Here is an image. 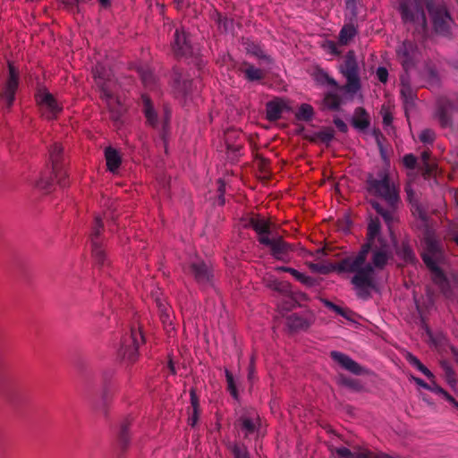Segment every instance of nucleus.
<instances>
[{"mask_svg":"<svg viewBox=\"0 0 458 458\" xmlns=\"http://www.w3.org/2000/svg\"><path fill=\"white\" fill-rule=\"evenodd\" d=\"M371 262H368V255H364V260L358 265L356 270L352 271L354 276L351 283L356 291V295L361 300L371 298V291H377V284L375 278L376 270H383L392 258V250L389 242L384 237H378L377 242H373Z\"/></svg>","mask_w":458,"mask_h":458,"instance_id":"f257e3e1","label":"nucleus"},{"mask_svg":"<svg viewBox=\"0 0 458 458\" xmlns=\"http://www.w3.org/2000/svg\"><path fill=\"white\" fill-rule=\"evenodd\" d=\"M105 102L108 106L111 120L114 122V126L119 128L123 124V111L119 100L114 99L113 97V99H111L109 102Z\"/></svg>","mask_w":458,"mask_h":458,"instance_id":"e433bc0d","label":"nucleus"},{"mask_svg":"<svg viewBox=\"0 0 458 458\" xmlns=\"http://www.w3.org/2000/svg\"><path fill=\"white\" fill-rule=\"evenodd\" d=\"M190 395H191V404L192 407V411H200L199 401V397L196 394L195 388H191L190 390Z\"/></svg>","mask_w":458,"mask_h":458,"instance_id":"e2e57ef3","label":"nucleus"},{"mask_svg":"<svg viewBox=\"0 0 458 458\" xmlns=\"http://www.w3.org/2000/svg\"><path fill=\"white\" fill-rule=\"evenodd\" d=\"M226 447L230 451L233 458H251L247 446L243 443L229 442Z\"/></svg>","mask_w":458,"mask_h":458,"instance_id":"58836bf2","label":"nucleus"},{"mask_svg":"<svg viewBox=\"0 0 458 458\" xmlns=\"http://www.w3.org/2000/svg\"><path fill=\"white\" fill-rule=\"evenodd\" d=\"M103 229L104 224L102 218L99 216H96L91 225L89 241L91 244L92 257L96 264L100 267H104L106 264H108V260L101 239V233Z\"/></svg>","mask_w":458,"mask_h":458,"instance_id":"6e6552de","label":"nucleus"},{"mask_svg":"<svg viewBox=\"0 0 458 458\" xmlns=\"http://www.w3.org/2000/svg\"><path fill=\"white\" fill-rule=\"evenodd\" d=\"M284 111L289 112L291 107L280 98H276L266 104L267 119L270 122L279 120Z\"/></svg>","mask_w":458,"mask_h":458,"instance_id":"cd10ccee","label":"nucleus"},{"mask_svg":"<svg viewBox=\"0 0 458 458\" xmlns=\"http://www.w3.org/2000/svg\"><path fill=\"white\" fill-rule=\"evenodd\" d=\"M381 233V223L378 217H369V222L367 229L366 242L360 246V250L357 254L353 255L355 258H360L361 263L364 260V255L369 253L373 242H377L378 237H382Z\"/></svg>","mask_w":458,"mask_h":458,"instance_id":"4468645a","label":"nucleus"},{"mask_svg":"<svg viewBox=\"0 0 458 458\" xmlns=\"http://www.w3.org/2000/svg\"><path fill=\"white\" fill-rule=\"evenodd\" d=\"M350 123L354 129L365 132L370 126V116L365 108L359 106L355 108Z\"/></svg>","mask_w":458,"mask_h":458,"instance_id":"c85d7f7f","label":"nucleus"},{"mask_svg":"<svg viewBox=\"0 0 458 458\" xmlns=\"http://www.w3.org/2000/svg\"><path fill=\"white\" fill-rule=\"evenodd\" d=\"M244 75L246 80L249 81H259L264 78V73L262 71L254 67L253 65H250L247 69L244 70Z\"/></svg>","mask_w":458,"mask_h":458,"instance_id":"09e8293b","label":"nucleus"},{"mask_svg":"<svg viewBox=\"0 0 458 458\" xmlns=\"http://www.w3.org/2000/svg\"><path fill=\"white\" fill-rule=\"evenodd\" d=\"M421 159H422V162H423L424 173L427 174H430L432 170H433L432 165L429 164L430 152L429 151H423L421 153Z\"/></svg>","mask_w":458,"mask_h":458,"instance_id":"13d9d810","label":"nucleus"},{"mask_svg":"<svg viewBox=\"0 0 458 458\" xmlns=\"http://www.w3.org/2000/svg\"><path fill=\"white\" fill-rule=\"evenodd\" d=\"M330 358L339 366H341L342 369L352 373L353 375L361 376L370 374L369 369L362 367L351 357L343 352L332 351L330 352Z\"/></svg>","mask_w":458,"mask_h":458,"instance_id":"f3484780","label":"nucleus"},{"mask_svg":"<svg viewBox=\"0 0 458 458\" xmlns=\"http://www.w3.org/2000/svg\"><path fill=\"white\" fill-rule=\"evenodd\" d=\"M144 343V335L140 329L131 328L129 335H125L121 341L117 355L121 360L130 364L134 363L138 357V349L140 344Z\"/></svg>","mask_w":458,"mask_h":458,"instance_id":"423d86ee","label":"nucleus"},{"mask_svg":"<svg viewBox=\"0 0 458 458\" xmlns=\"http://www.w3.org/2000/svg\"><path fill=\"white\" fill-rule=\"evenodd\" d=\"M412 207L414 208V213L417 214L418 217L421 221L427 222L428 216L427 212L424 210V208L419 203H416L415 205L412 204Z\"/></svg>","mask_w":458,"mask_h":458,"instance_id":"0e129e2a","label":"nucleus"},{"mask_svg":"<svg viewBox=\"0 0 458 458\" xmlns=\"http://www.w3.org/2000/svg\"><path fill=\"white\" fill-rule=\"evenodd\" d=\"M49 158L51 161V171L45 173L34 182V186L39 190L50 192L54 186V181L56 180L60 187H66L67 172L65 170L66 158L63 146L55 142L49 148Z\"/></svg>","mask_w":458,"mask_h":458,"instance_id":"7ed1b4c3","label":"nucleus"},{"mask_svg":"<svg viewBox=\"0 0 458 458\" xmlns=\"http://www.w3.org/2000/svg\"><path fill=\"white\" fill-rule=\"evenodd\" d=\"M327 108L333 111L341 110L342 98L335 93L328 92L324 98Z\"/></svg>","mask_w":458,"mask_h":458,"instance_id":"c03bdc74","label":"nucleus"},{"mask_svg":"<svg viewBox=\"0 0 458 458\" xmlns=\"http://www.w3.org/2000/svg\"><path fill=\"white\" fill-rule=\"evenodd\" d=\"M365 184L366 190L369 194L378 197L385 201L386 207L376 199H370L369 204L382 216L385 223L390 226L396 219V212L399 208L401 199L399 190L391 182L389 173L386 169L383 168L377 171V177L372 174H368Z\"/></svg>","mask_w":458,"mask_h":458,"instance_id":"f03ea898","label":"nucleus"},{"mask_svg":"<svg viewBox=\"0 0 458 458\" xmlns=\"http://www.w3.org/2000/svg\"><path fill=\"white\" fill-rule=\"evenodd\" d=\"M458 93L452 97H440L437 101L436 117L444 128L453 125V112H458Z\"/></svg>","mask_w":458,"mask_h":458,"instance_id":"1a4fd4ad","label":"nucleus"},{"mask_svg":"<svg viewBox=\"0 0 458 458\" xmlns=\"http://www.w3.org/2000/svg\"><path fill=\"white\" fill-rule=\"evenodd\" d=\"M225 377H226V382H227V388H228L230 394H232V396L234 399H237L238 392H237V388H236V386L234 383L233 376L228 369H225Z\"/></svg>","mask_w":458,"mask_h":458,"instance_id":"864d4df0","label":"nucleus"},{"mask_svg":"<svg viewBox=\"0 0 458 458\" xmlns=\"http://www.w3.org/2000/svg\"><path fill=\"white\" fill-rule=\"evenodd\" d=\"M143 107L142 111L146 117L147 123L153 128L159 131L160 123L158 121L157 114L153 106L150 98L145 95L142 96Z\"/></svg>","mask_w":458,"mask_h":458,"instance_id":"473e14b6","label":"nucleus"},{"mask_svg":"<svg viewBox=\"0 0 458 458\" xmlns=\"http://www.w3.org/2000/svg\"><path fill=\"white\" fill-rule=\"evenodd\" d=\"M441 368L444 371V377H445L446 383L448 384V386L450 387H452L454 389L457 384V379L455 377L456 375H455L454 370L453 369V368L450 366V364L446 360L441 361Z\"/></svg>","mask_w":458,"mask_h":458,"instance_id":"37998d69","label":"nucleus"},{"mask_svg":"<svg viewBox=\"0 0 458 458\" xmlns=\"http://www.w3.org/2000/svg\"><path fill=\"white\" fill-rule=\"evenodd\" d=\"M314 78L319 84H328L332 88L337 89L338 83L331 78L323 69L317 67L314 72Z\"/></svg>","mask_w":458,"mask_h":458,"instance_id":"79ce46f5","label":"nucleus"},{"mask_svg":"<svg viewBox=\"0 0 458 458\" xmlns=\"http://www.w3.org/2000/svg\"><path fill=\"white\" fill-rule=\"evenodd\" d=\"M426 250L428 254L438 256L441 253V248L439 242L433 238H428L426 240Z\"/></svg>","mask_w":458,"mask_h":458,"instance_id":"603ef678","label":"nucleus"},{"mask_svg":"<svg viewBox=\"0 0 458 458\" xmlns=\"http://www.w3.org/2000/svg\"><path fill=\"white\" fill-rule=\"evenodd\" d=\"M170 119L171 111L168 107L165 106L163 121L159 126V135L164 142L166 141V137L170 130Z\"/></svg>","mask_w":458,"mask_h":458,"instance_id":"a18cd8bd","label":"nucleus"},{"mask_svg":"<svg viewBox=\"0 0 458 458\" xmlns=\"http://www.w3.org/2000/svg\"><path fill=\"white\" fill-rule=\"evenodd\" d=\"M357 20H351L350 23L344 24L339 33V40L341 44L347 45L358 33L355 22Z\"/></svg>","mask_w":458,"mask_h":458,"instance_id":"c9c22d12","label":"nucleus"},{"mask_svg":"<svg viewBox=\"0 0 458 458\" xmlns=\"http://www.w3.org/2000/svg\"><path fill=\"white\" fill-rule=\"evenodd\" d=\"M130 426L131 420L129 418H125L119 426V429L116 434V449L119 457L126 452L130 445Z\"/></svg>","mask_w":458,"mask_h":458,"instance_id":"b1692460","label":"nucleus"},{"mask_svg":"<svg viewBox=\"0 0 458 458\" xmlns=\"http://www.w3.org/2000/svg\"><path fill=\"white\" fill-rule=\"evenodd\" d=\"M377 77L378 81L382 83H386L388 78V71L385 67H378L377 70Z\"/></svg>","mask_w":458,"mask_h":458,"instance_id":"338daca9","label":"nucleus"},{"mask_svg":"<svg viewBox=\"0 0 458 458\" xmlns=\"http://www.w3.org/2000/svg\"><path fill=\"white\" fill-rule=\"evenodd\" d=\"M334 124L336 126L339 131L343 133H346L348 131L347 124L339 117L335 116L333 120Z\"/></svg>","mask_w":458,"mask_h":458,"instance_id":"774afa93","label":"nucleus"},{"mask_svg":"<svg viewBox=\"0 0 458 458\" xmlns=\"http://www.w3.org/2000/svg\"><path fill=\"white\" fill-rule=\"evenodd\" d=\"M289 273L294 276V278L302 283L303 284L307 285V286H313L316 284V280L311 277V276H306L305 274L303 273H301L299 272L298 270L294 269V268H292V270H289Z\"/></svg>","mask_w":458,"mask_h":458,"instance_id":"3c124183","label":"nucleus"},{"mask_svg":"<svg viewBox=\"0 0 458 458\" xmlns=\"http://www.w3.org/2000/svg\"><path fill=\"white\" fill-rule=\"evenodd\" d=\"M403 165L409 169H414L417 165V157L412 154H407L403 158Z\"/></svg>","mask_w":458,"mask_h":458,"instance_id":"680f3d73","label":"nucleus"},{"mask_svg":"<svg viewBox=\"0 0 458 458\" xmlns=\"http://www.w3.org/2000/svg\"><path fill=\"white\" fill-rule=\"evenodd\" d=\"M171 47L176 57H189L192 55V46L189 34L182 26L175 27Z\"/></svg>","mask_w":458,"mask_h":458,"instance_id":"ddd939ff","label":"nucleus"},{"mask_svg":"<svg viewBox=\"0 0 458 458\" xmlns=\"http://www.w3.org/2000/svg\"><path fill=\"white\" fill-rule=\"evenodd\" d=\"M360 261H361L360 258H355L353 255H350L344 258L337 263H331L328 265L313 264L311 267L314 271L322 275H327L331 272H336L337 274L352 273V271L356 270Z\"/></svg>","mask_w":458,"mask_h":458,"instance_id":"9b49d317","label":"nucleus"},{"mask_svg":"<svg viewBox=\"0 0 458 458\" xmlns=\"http://www.w3.org/2000/svg\"><path fill=\"white\" fill-rule=\"evenodd\" d=\"M234 426L244 433V438H248L259 430V417L254 413H244L236 420Z\"/></svg>","mask_w":458,"mask_h":458,"instance_id":"5701e85b","label":"nucleus"},{"mask_svg":"<svg viewBox=\"0 0 458 458\" xmlns=\"http://www.w3.org/2000/svg\"><path fill=\"white\" fill-rule=\"evenodd\" d=\"M243 221L244 228H252L257 233L259 243L262 238H270L276 233L272 231L270 223L259 216L247 217Z\"/></svg>","mask_w":458,"mask_h":458,"instance_id":"aec40b11","label":"nucleus"},{"mask_svg":"<svg viewBox=\"0 0 458 458\" xmlns=\"http://www.w3.org/2000/svg\"><path fill=\"white\" fill-rule=\"evenodd\" d=\"M260 244L269 248L270 255L274 259L283 262H288L290 252L294 250L293 245L286 242L284 238L276 233L270 238H262Z\"/></svg>","mask_w":458,"mask_h":458,"instance_id":"9d476101","label":"nucleus"},{"mask_svg":"<svg viewBox=\"0 0 458 458\" xmlns=\"http://www.w3.org/2000/svg\"><path fill=\"white\" fill-rule=\"evenodd\" d=\"M216 23L219 28L224 32H228L233 30V20L229 19L226 16H224L220 13H216Z\"/></svg>","mask_w":458,"mask_h":458,"instance_id":"de8ad7c7","label":"nucleus"},{"mask_svg":"<svg viewBox=\"0 0 458 458\" xmlns=\"http://www.w3.org/2000/svg\"><path fill=\"white\" fill-rule=\"evenodd\" d=\"M346 8L351 12V20H357L358 7L356 0H344Z\"/></svg>","mask_w":458,"mask_h":458,"instance_id":"052dcab7","label":"nucleus"},{"mask_svg":"<svg viewBox=\"0 0 458 458\" xmlns=\"http://www.w3.org/2000/svg\"><path fill=\"white\" fill-rule=\"evenodd\" d=\"M340 69L347 81L344 86V90L347 93H357L360 90L361 84L359 75L358 63L352 50L347 52Z\"/></svg>","mask_w":458,"mask_h":458,"instance_id":"0eeeda50","label":"nucleus"},{"mask_svg":"<svg viewBox=\"0 0 458 458\" xmlns=\"http://www.w3.org/2000/svg\"><path fill=\"white\" fill-rule=\"evenodd\" d=\"M429 380L431 381V384H429L430 388H428L427 390L441 394L443 395L444 398H445L448 395V393L436 383L435 378H431Z\"/></svg>","mask_w":458,"mask_h":458,"instance_id":"bf43d9fd","label":"nucleus"},{"mask_svg":"<svg viewBox=\"0 0 458 458\" xmlns=\"http://www.w3.org/2000/svg\"><path fill=\"white\" fill-rule=\"evenodd\" d=\"M315 114L314 108L310 105L303 103L299 106L298 111L295 113V118L301 122H310Z\"/></svg>","mask_w":458,"mask_h":458,"instance_id":"ea45409f","label":"nucleus"},{"mask_svg":"<svg viewBox=\"0 0 458 458\" xmlns=\"http://www.w3.org/2000/svg\"><path fill=\"white\" fill-rule=\"evenodd\" d=\"M336 383L338 386L346 387L356 393L366 392V387L361 380L348 377L343 373L337 375Z\"/></svg>","mask_w":458,"mask_h":458,"instance_id":"2f4dec72","label":"nucleus"},{"mask_svg":"<svg viewBox=\"0 0 458 458\" xmlns=\"http://www.w3.org/2000/svg\"><path fill=\"white\" fill-rule=\"evenodd\" d=\"M401 96L405 106H413L416 93L411 86L408 72L401 75Z\"/></svg>","mask_w":458,"mask_h":458,"instance_id":"7c9ffc66","label":"nucleus"},{"mask_svg":"<svg viewBox=\"0 0 458 458\" xmlns=\"http://www.w3.org/2000/svg\"><path fill=\"white\" fill-rule=\"evenodd\" d=\"M396 254L406 263L413 264L417 261L415 253L407 242H403L401 246L396 248Z\"/></svg>","mask_w":458,"mask_h":458,"instance_id":"4c0bfd02","label":"nucleus"},{"mask_svg":"<svg viewBox=\"0 0 458 458\" xmlns=\"http://www.w3.org/2000/svg\"><path fill=\"white\" fill-rule=\"evenodd\" d=\"M105 157L107 169L114 174L116 173L122 164L120 153L115 148L107 147L105 149Z\"/></svg>","mask_w":458,"mask_h":458,"instance_id":"72a5a7b5","label":"nucleus"},{"mask_svg":"<svg viewBox=\"0 0 458 458\" xmlns=\"http://www.w3.org/2000/svg\"><path fill=\"white\" fill-rule=\"evenodd\" d=\"M9 75L3 91L0 93V98L4 100L6 107L11 108L15 99V94L19 86V72L12 64H9Z\"/></svg>","mask_w":458,"mask_h":458,"instance_id":"dca6fc26","label":"nucleus"},{"mask_svg":"<svg viewBox=\"0 0 458 458\" xmlns=\"http://www.w3.org/2000/svg\"><path fill=\"white\" fill-rule=\"evenodd\" d=\"M418 47L411 40H404L397 49V55L405 72L415 65V55Z\"/></svg>","mask_w":458,"mask_h":458,"instance_id":"412c9836","label":"nucleus"},{"mask_svg":"<svg viewBox=\"0 0 458 458\" xmlns=\"http://www.w3.org/2000/svg\"><path fill=\"white\" fill-rule=\"evenodd\" d=\"M0 398L10 405L16 403L15 388L0 359Z\"/></svg>","mask_w":458,"mask_h":458,"instance_id":"6ab92c4d","label":"nucleus"},{"mask_svg":"<svg viewBox=\"0 0 458 458\" xmlns=\"http://www.w3.org/2000/svg\"><path fill=\"white\" fill-rule=\"evenodd\" d=\"M432 30L438 36L451 38L455 27L454 20L445 0H422Z\"/></svg>","mask_w":458,"mask_h":458,"instance_id":"39448f33","label":"nucleus"},{"mask_svg":"<svg viewBox=\"0 0 458 458\" xmlns=\"http://www.w3.org/2000/svg\"><path fill=\"white\" fill-rule=\"evenodd\" d=\"M136 72L146 88L153 89L156 87V76L149 67L138 65L136 66Z\"/></svg>","mask_w":458,"mask_h":458,"instance_id":"f704fd0d","label":"nucleus"},{"mask_svg":"<svg viewBox=\"0 0 458 458\" xmlns=\"http://www.w3.org/2000/svg\"><path fill=\"white\" fill-rule=\"evenodd\" d=\"M92 74L101 99L109 102L113 99V92L110 88V71L103 64L97 63L92 68Z\"/></svg>","mask_w":458,"mask_h":458,"instance_id":"f8f14e48","label":"nucleus"},{"mask_svg":"<svg viewBox=\"0 0 458 458\" xmlns=\"http://www.w3.org/2000/svg\"><path fill=\"white\" fill-rule=\"evenodd\" d=\"M304 139L312 143L321 142L329 147L335 139V130L332 127H324L321 131H316L311 135H305Z\"/></svg>","mask_w":458,"mask_h":458,"instance_id":"c756f323","label":"nucleus"},{"mask_svg":"<svg viewBox=\"0 0 458 458\" xmlns=\"http://www.w3.org/2000/svg\"><path fill=\"white\" fill-rule=\"evenodd\" d=\"M189 270L195 281L201 286L212 285L213 273L203 260L195 259L190 263Z\"/></svg>","mask_w":458,"mask_h":458,"instance_id":"2eb2a0df","label":"nucleus"},{"mask_svg":"<svg viewBox=\"0 0 458 458\" xmlns=\"http://www.w3.org/2000/svg\"><path fill=\"white\" fill-rule=\"evenodd\" d=\"M171 83L180 94L187 97L192 90L193 81L184 78L182 71L174 67L171 74Z\"/></svg>","mask_w":458,"mask_h":458,"instance_id":"393cba45","label":"nucleus"},{"mask_svg":"<svg viewBox=\"0 0 458 458\" xmlns=\"http://www.w3.org/2000/svg\"><path fill=\"white\" fill-rule=\"evenodd\" d=\"M291 284L287 282H279L275 280V291L289 295L292 293Z\"/></svg>","mask_w":458,"mask_h":458,"instance_id":"4d7b16f0","label":"nucleus"},{"mask_svg":"<svg viewBox=\"0 0 458 458\" xmlns=\"http://www.w3.org/2000/svg\"><path fill=\"white\" fill-rule=\"evenodd\" d=\"M422 0H398L397 10L404 25H412V34L419 40L427 38L428 32V21L423 8Z\"/></svg>","mask_w":458,"mask_h":458,"instance_id":"20e7f679","label":"nucleus"},{"mask_svg":"<svg viewBox=\"0 0 458 458\" xmlns=\"http://www.w3.org/2000/svg\"><path fill=\"white\" fill-rule=\"evenodd\" d=\"M436 258H437V256H434V255H431L428 253L422 254V259H423L424 263L427 265V267L432 272L435 273L436 282L439 284V286L445 292V287L448 286V280H447L445 275L444 274V272L437 266Z\"/></svg>","mask_w":458,"mask_h":458,"instance_id":"bb28decb","label":"nucleus"},{"mask_svg":"<svg viewBox=\"0 0 458 458\" xmlns=\"http://www.w3.org/2000/svg\"><path fill=\"white\" fill-rule=\"evenodd\" d=\"M335 313L342 316L343 318L349 321H353V316L355 315V313L352 310L349 309H344L341 306H339V311H336Z\"/></svg>","mask_w":458,"mask_h":458,"instance_id":"69168bd1","label":"nucleus"},{"mask_svg":"<svg viewBox=\"0 0 458 458\" xmlns=\"http://www.w3.org/2000/svg\"><path fill=\"white\" fill-rule=\"evenodd\" d=\"M419 138L425 144H432L435 140V132L430 129H425L420 132Z\"/></svg>","mask_w":458,"mask_h":458,"instance_id":"6e6d98bb","label":"nucleus"},{"mask_svg":"<svg viewBox=\"0 0 458 458\" xmlns=\"http://www.w3.org/2000/svg\"><path fill=\"white\" fill-rule=\"evenodd\" d=\"M157 305L159 312V318L161 322L164 324V326H171L172 325V319L170 317V313L168 311V308L165 304L161 302V301H157Z\"/></svg>","mask_w":458,"mask_h":458,"instance_id":"8fccbe9b","label":"nucleus"},{"mask_svg":"<svg viewBox=\"0 0 458 458\" xmlns=\"http://www.w3.org/2000/svg\"><path fill=\"white\" fill-rule=\"evenodd\" d=\"M114 374L115 369L114 368H106L102 371V380L104 385L103 401L105 403L107 398L108 387Z\"/></svg>","mask_w":458,"mask_h":458,"instance_id":"49530a36","label":"nucleus"},{"mask_svg":"<svg viewBox=\"0 0 458 458\" xmlns=\"http://www.w3.org/2000/svg\"><path fill=\"white\" fill-rule=\"evenodd\" d=\"M436 258H437V256H434V255H431L428 253L422 254V259H423L424 263L427 265V267L432 272L435 273L436 282L439 284V286L445 292V287L448 286V280H447L445 275L444 274V272L437 266Z\"/></svg>","mask_w":458,"mask_h":458,"instance_id":"a878e982","label":"nucleus"},{"mask_svg":"<svg viewBox=\"0 0 458 458\" xmlns=\"http://www.w3.org/2000/svg\"><path fill=\"white\" fill-rule=\"evenodd\" d=\"M287 325L292 331L307 330L315 321V316L310 310L302 313H293L287 318Z\"/></svg>","mask_w":458,"mask_h":458,"instance_id":"4be33fe9","label":"nucleus"},{"mask_svg":"<svg viewBox=\"0 0 458 458\" xmlns=\"http://www.w3.org/2000/svg\"><path fill=\"white\" fill-rule=\"evenodd\" d=\"M297 306H299L298 299L293 295V293L289 295H286V299L282 303V309L287 311L292 310Z\"/></svg>","mask_w":458,"mask_h":458,"instance_id":"5fc2aeb1","label":"nucleus"},{"mask_svg":"<svg viewBox=\"0 0 458 458\" xmlns=\"http://www.w3.org/2000/svg\"><path fill=\"white\" fill-rule=\"evenodd\" d=\"M37 103L45 111L47 119H55L62 107L54 96L46 89L38 90L35 96Z\"/></svg>","mask_w":458,"mask_h":458,"instance_id":"a211bd4d","label":"nucleus"},{"mask_svg":"<svg viewBox=\"0 0 458 458\" xmlns=\"http://www.w3.org/2000/svg\"><path fill=\"white\" fill-rule=\"evenodd\" d=\"M405 359L411 366L417 368L428 379L435 378L434 374L423 363H421V361L416 356L411 352H407Z\"/></svg>","mask_w":458,"mask_h":458,"instance_id":"a19ab883","label":"nucleus"}]
</instances>
